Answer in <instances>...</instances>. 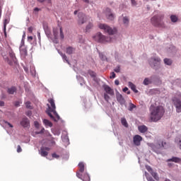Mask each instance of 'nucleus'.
<instances>
[{"instance_id": "obj_40", "label": "nucleus", "mask_w": 181, "mask_h": 181, "mask_svg": "<svg viewBox=\"0 0 181 181\" xmlns=\"http://www.w3.org/2000/svg\"><path fill=\"white\" fill-rule=\"evenodd\" d=\"M62 59L63 60H65L68 63V64H70V62H69V59H67V56H66V54L63 55Z\"/></svg>"}, {"instance_id": "obj_28", "label": "nucleus", "mask_w": 181, "mask_h": 181, "mask_svg": "<svg viewBox=\"0 0 181 181\" xmlns=\"http://www.w3.org/2000/svg\"><path fill=\"white\" fill-rule=\"evenodd\" d=\"M165 145H166V142H159L158 144H156V148L160 149V148H165Z\"/></svg>"}, {"instance_id": "obj_19", "label": "nucleus", "mask_w": 181, "mask_h": 181, "mask_svg": "<svg viewBox=\"0 0 181 181\" xmlns=\"http://www.w3.org/2000/svg\"><path fill=\"white\" fill-rule=\"evenodd\" d=\"M76 52V48L72 47H66V53L67 54H73Z\"/></svg>"}, {"instance_id": "obj_49", "label": "nucleus", "mask_w": 181, "mask_h": 181, "mask_svg": "<svg viewBox=\"0 0 181 181\" xmlns=\"http://www.w3.org/2000/svg\"><path fill=\"white\" fill-rule=\"evenodd\" d=\"M112 76H110V78H115V74L114 72L111 73Z\"/></svg>"}, {"instance_id": "obj_32", "label": "nucleus", "mask_w": 181, "mask_h": 181, "mask_svg": "<svg viewBox=\"0 0 181 181\" xmlns=\"http://www.w3.org/2000/svg\"><path fill=\"white\" fill-rule=\"evenodd\" d=\"M170 21H171V22H173V23L177 22V21H178L177 16H176L175 15H172L170 16Z\"/></svg>"}, {"instance_id": "obj_34", "label": "nucleus", "mask_w": 181, "mask_h": 181, "mask_svg": "<svg viewBox=\"0 0 181 181\" xmlns=\"http://www.w3.org/2000/svg\"><path fill=\"white\" fill-rule=\"evenodd\" d=\"M99 57L101 60H103V62L107 60V57H105V55L103 54V53H100L99 54Z\"/></svg>"}, {"instance_id": "obj_13", "label": "nucleus", "mask_w": 181, "mask_h": 181, "mask_svg": "<svg viewBox=\"0 0 181 181\" xmlns=\"http://www.w3.org/2000/svg\"><path fill=\"white\" fill-rule=\"evenodd\" d=\"M134 144L136 145V146H139L141 145V141H142V136L140 135H135L133 138Z\"/></svg>"}, {"instance_id": "obj_6", "label": "nucleus", "mask_w": 181, "mask_h": 181, "mask_svg": "<svg viewBox=\"0 0 181 181\" xmlns=\"http://www.w3.org/2000/svg\"><path fill=\"white\" fill-rule=\"evenodd\" d=\"M93 39L95 42H98L99 43H107L108 42H111V37H106L101 33H96L95 35L93 36Z\"/></svg>"}, {"instance_id": "obj_48", "label": "nucleus", "mask_w": 181, "mask_h": 181, "mask_svg": "<svg viewBox=\"0 0 181 181\" xmlns=\"http://www.w3.org/2000/svg\"><path fill=\"white\" fill-rule=\"evenodd\" d=\"M28 30V32L30 33H33V27H32V26L29 27Z\"/></svg>"}, {"instance_id": "obj_4", "label": "nucleus", "mask_w": 181, "mask_h": 181, "mask_svg": "<svg viewBox=\"0 0 181 181\" xmlns=\"http://www.w3.org/2000/svg\"><path fill=\"white\" fill-rule=\"evenodd\" d=\"M151 24L156 28H165V23H163V16H154L151 18Z\"/></svg>"}, {"instance_id": "obj_12", "label": "nucleus", "mask_w": 181, "mask_h": 181, "mask_svg": "<svg viewBox=\"0 0 181 181\" xmlns=\"http://www.w3.org/2000/svg\"><path fill=\"white\" fill-rule=\"evenodd\" d=\"M116 98L118 103L121 104L122 105L125 104V99L124 98V96L119 92L116 93Z\"/></svg>"}, {"instance_id": "obj_18", "label": "nucleus", "mask_w": 181, "mask_h": 181, "mask_svg": "<svg viewBox=\"0 0 181 181\" xmlns=\"http://www.w3.org/2000/svg\"><path fill=\"white\" fill-rule=\"evenodd\" d=\"M138 129L141 134H145V132H147L148 131V127L145 125H140L138 127Z\"/></svg>"}, {"instance_id": "obj_44", "label": "nucleus", "mask_w": 181, "mask_h": 181, "mask_svg": "<svg viewBox=\"0 0 181 181\" xmlns=\"http://www.w3.org/2000/svg\"><path fill=\"white\" fill-rule=\"evenodd\" d=\"M144 84L145 86H148V84H149V79L145 78L144 81Z\"/></svg>"}, {"instance_id": "obj_57", "label": "nucleus", "mask_w": 181, "mask_h": 181, "mask_svg": "<svg viewBox=\"0 0 181 181\" xmlns=\"http://www.w3.org/2000/svg\"><path fill=\"white\" fill-rule=\"evenodd\" d=\"M5 105V103L4 101H0V107H4Z\"/></svg>"}, {"instance_id": "obj_23", "label": "nucleus", "mask_w": 181, "mask_h": 181, "mask_svg": "<svg viewBox=\"0 0 181 181\" xmlns=\"http://www.w3.org/2000/svg\"><path fill=\"white\" fill-rule=\"evenodd\" d=\"M7 93L9 94H15L16 93V87L12 86L11 88H8L7 90Z\"/></svg>"}, {"instance_id": "obj_62", "label": "nucleus", "mask_w": 181, "mask_h": 181, "mask_svg": "<svg viewBox=\"0 0 181 181\" xmlns=\"http://www.w3.org/2000/svg\"><path fill=\"white\" fill-rule=\"evenodd\" d=\"M59 54H60V56H62V57H63V56H64L65 54H63V52H59Z\"/></svg>"}, {"instance_id": "obj_38", "label": "nucleus", "mask_w": 181, "mask_h": 181, "mask_svg": "<svg viewBox=\"0 0 181 181\" xmlns=\"http://www.w3.org/2000/svg\"><path fill=\"white\" fill-rule=\"evenodd\" d=\"M9 56L11 59H15V52L13 51H10L9 52Z\"/></svg>"}, {"instance_id": "obj_33", "label": "nucleus", "mask_w": 181, "mask_h": 181, "mask_svg": "<svg viewBox=\"0 0 181 181\" xmlns=\"http://www.w3.org/2000/svg\"><path fill=\"white\" fill-rule=\"evenodd\" d=\"M145 176L148 181H155L152 177L149 176V174L148 173H145Z\"/></svg>"}, {"instance_id": "obj_60", "label": "nucleus", "mask_w": 181, "mask_h": 181, "mask_svg": "<svg viewBox=\"0 0 181 181\" xmlns=\"http://www.w3.org/2000/svg\"><path fill=\"white\" fill-rule=\"evenodd\" d=\"M51 144H52V145H56V141H54V140H51Z\"/></svg>"}, {"instance_id": "obj_11", "label": "nucleus", "mask_w": 181, "mask_h": 181, "mask_svg": "<svg viewBox=\"0 0 181 181\" xmlns=\"http://www.w3.org/2000/svg\"><path fill=\"white\" fill-rule=\"evenodd\" d=\"M78 16L79 18L78 21V25H83V23H86V22H87V17L84 15V13H79Z\"/></svg>"}, {"instance_id": "obj_50", "label": "nucleus", "mask_w": 181, "mask_h": 181, "mask_svg": "<svg viewBox=\"0 0 181 181\" xmlns=\"http://www.w3.org/2000/svg\"><path fill=\"white\" fill-rule=\"evenodd\" d=\"M132 2V5H133V6H136V1H135V0H131Z\"/></svg>"}, {"instance_id": "obj_31", "label": "nucleus", "mask_w": 181, "mask_h": 181, "mask_svg": "<svg viewBox=\"0 0 181 181\" xmlns=\"http://www.w3.org/2000/svg\"><path fill=\"white\" fill-rule=\"evenodd\" d=\"M175 142L179 145L180 149H181V136H178L175 138Z\"/></svg>"}, {"instance_id": "obj_22", "label": "nucleus", "mask_w": 181, "mask_h": 181, "mask_svg": "<svg viewBox=\"0 0 181 181\" xmlns=\"http://www.w3.org/2000/svg\"><path fill=\"white\" fill-rule=\"evenodd\" d=\"M42 26L46 35L50 33V30H49V25H47V23H43Z\"/></svg>"}, {"instance_id": "obj_9", "label": "nucleus", "mask_w": 181, "mask_h": 181, "mask_svg": "<svg viewBox=\"0 0 181 181\" xmlns=\"http://www.w3.org/2000/svg\"><path fill=\"white\" fill-rule=\"evenodd\" d=\"M173 104L176 108L177 112H181V100L180 99L174 97L172 98Z\"/></svg>"}, {"instance_id": "obj_5", "label": "nucleus", "mask_w": 181, "mask_h": 181, "mask_svg": "<svg viewBox=\"0 0 181 181\" xmlns=\"http://www.w3.org/2000/svg\"><path fill=\"white\" fill-rule=\"evenodd\" d=\"M98 28L101 30H103L105 33H107L108 35H115L117 32V28H111L110 25L104 23H99Z\"/></svg>"}, {"instance_id": "obj_7", "label": "nucleus", "mask_w": 181, "mask_h": 181, "mask_svg": "<svg viewBox=\"0 0 181 181\" xmlns=\"http://www.w3.org/2000/svg\"><path fill=\"white\" fill-rule=\"evenodd\" d=\"M149 64L151 67L155 70H158V69H159V66H160V58L157 57H151L149 59Z\"/></svg>"}, {"instance_id": "obj_30", "label": "nucleus", "mask_w": 181, "mask_h": 181, "mask_svg": "<svg viewBox=\"0 0 181 181\" xmlns=\"http://www.w3.org/2000/svg\"><path fill=\"white\" fill-rule=\"evenodd\" d=\"M122 125L125 127L126 128H128V122H127V119L125 118H122L121 119Z\"/></svg>"}, {"instance_id": "obj_17", "label": "nucleus", "mask_w": 181, "mask_h": 181, "mask_svg": "<svg viewBox=\"0 0 181 181\" xmlns=\"http://www.w3.org/2000/svg\"><path fill=\"white\" fill-rule=\"evenodd\" d=\"M20 52L23 56H26V54H28V49H26V47H25L24 42L20 46Z\"/></svg>"}, {"instance_id": "obj_39", "label": "nucleus", "mask_w": 181, "mask_h": 181, "mask_svg": "<svg viewBox=\"0 0 181 181\" xmlns=\"http://www.w3.org/2000/svg\"><path fill=\"white\" fill-rule=\"evenodd\" d=\"M52 158H55V159H59V158H60L59 155H57L56 153H54L52 154Z\"/></svg>"}, {"instance_id": "obj_58", "label": "nucleus", "mask_w": 181, "mask_h": 181, "mask_svg": "<svg viewBox=\"0 0 181 181\" xmlns=\"http://www.w3.org/2000/svg\"><path fill=\"white\" fill-rule=\"evenodd\" d=\"M26 37V32H23V39H25Z\"/></svg>"}, {"instance_id": "obj_53", "label": "nucleus", "mask_w": 181, "mask_h": 181, "mask_svg": "<svg viewBox=\"0 0 181 181\" xmlns=\"http://www.w3.org/2000/svg\"><path fill=\"white\" fill-rule=\"evenodd\" d=\"M6 124L7 125H8V127H10V128H13V125H12V124H11V123H9V122H6Z\"/></svg>"}, {"instance_id": "obj_26", "label": "nucleus", "mask_w": 181, "mask_h": 181, "mask_svg": "<svg viewBox=\"0 0 181 181\" xmlns=\"http://www.w3.org/2000/svg\"><path fill=\"white\" fill-rule=\"evenodd\" d=\"M164 63L167 66H172V64L173 63V61H172V59H170L169 58H165V59H164Z\"/></svg>"}, {"instance_id": "obj_41", "label": "nucleus", "mask_w": 181, "mask_h": 181, "mask_svg": "<svg viewBox=\"0 0 181 181\" xmlns=\"http://www.w3.org/2000/svg\"><path fill=\"white\" fill-rule=\"evenodd\" d=\"M104 98H105V101L108 102V100H110V95H108V94H107V93H105Z\"/></svg>"}, {"instance_id": "obj_20", "label": "nucleus", "mask_w": 181, "mask_h": 181, "mask_svg": "<svg viewBox=\"0 0 181 181\" xmlns=\"http://www.w3.org/2000/svg\"><path fill=\"white\" fill-rule=\"evenodd\" d=\"M128 84L129 88H131V90H132L134 93H138V90H136V86H135V84H134L132 82H129Z\"/></svg>"}, {"instance_id": "obj_54", "label": "nucleus", "mask_w": 181, "mask_h": 181, "mask_svg": "<svg viewBox=\"0 0 181 181\" xmlns=\"http://www.w3.org/2000/svg\"><path fill=\"white\" fill-rule=\"evenodd\" d=\"M21 105V103H19L18 101L15 103V106L16 107H19Z\"/></svg>"}, {"instance_id": "obj_2", "label": "nucleus", "mask_w": 181, "mask_h": 181, "mask_svg": "<svg viewBox=\"0 0 181 181\" xmlns=\"http://www.w3.org/2000/svg\"><path fill=\"white\" fill-rule=\"evenodd\" d=\"M48 103H49L51 107L47 104L49 110L47 111V115L54 121V122H57L60 119V116L56 112V105L54 104V100L53 98L48 99Z\"/></svg>"}, {"instance_id": "obj_1", "label": "nucleus", "mask_w": 181, "mask_h": 181, "mask_svg": "<svg viewBox=\"0 0 181 181\" xmlns=\"http://www.w3.org/2000/svg\"><path fill=\"white\" fill-rule=\"evenodd\" d=\"M165 115V107L162 105L150 107V119L151 122H158Z\"/></svg>"}, {"instance_id": "obj_63", "label": "nucleus", "mask_w": 181, "mask_h": 181, "mask_svg": "<svg viewBox=\"0 0 181 181\" xmlns=\"http://www.w3.org/2000/svg\"><path fill=\"white\" fill-rule=\"evenodd\" d=\"M86 4H88L90 2V0H82Z\"/></svg>"}, {"instance_id": "obj_29", "label": "nucleus", "mask_w": 181, "mask_h": 181, "mask_svg": "<svg viewBox=\"0 0 181 181\" xmlns=\"http://www.w3.org/2000/svg\"><path fill=\"white\" fill-rule=\"evenodd\" d=\"M123 23L124 25H126V26H128L129 23V18H128L127 16L123 17Z\"/></svg>"}, {"instance_id": "obj_37", "label": "nucleus", "mask_w": 181, "mask_h": 181, "mask_svg": "<svg viewBox=\"0 0 181 181\" xmlns=\"http://www.w3.org/2000/svg\"><path fill=\"white\" fill-rule=\"evenodd\" d=\"M25 107L26 108H28L29 110H32V106L30 105V102L28 101L25 103Z\"/></svg>"}, {"instance_id": "obj_10", "label": "nucleus", "mask_w": 181, "mask_h": 181, "mask_svg": "<svg viewBox=\"0 0 181 181\" xmlns=\"http://www.w3.org/2000/svg\"><path fill=\"white\" fill-rule=\"evenodd\" d=\"M49 151H50V148L46 146H42L39 151L40 155L41 156L46 158L47 155H49Z\"/></svg>"}, {"instance_id": "obj_59", "label": "nucleus", "mask_w": 181, "mask_h": 181, "mask_svg": "<svg viewBox=\"0 0 181 181\" xmlns=\"http://www.w3.org/2000/svg\"><path fill=\"white\" fill-rule=\"evenodd\" d=\"M127 91H128V88L127 87H125L124 88H123V92L124 93H127Z\"/></svg>"}, {"instance_id": "obj_43", "label": "nucleus", "mask_w": 181, "mask_h": 181, "mask_svg": "<svg viewBox=\"0 0 181 181\" xmlns=\"http://www.w3.org/2000/svg\"><path fill=\"white\" fill-rule=\"evenodd\" d=\"M146 170H148V172H149V173L153 172V170L152 169V168H151V166H147Z\"/></svg>"}, {"instance_id": "obj_24", "label": "nucleus", "mask_w": 181, "mask_h": 181, "mask_svg": "<svg viewBox=\"0 0 181 181\" xmlns=\"http://www.w3.org/2000/svg\"><path fill=\"white\" fill-rule=\"evenodd\" d=\"M9 23V20L8 18H5L4 21V35H6V25Z\"/></svg>"}, {"instance_id": "obj_51", "label": "nucleus", "mask_w": 181, "mask_h": 181, "mask_svg": "<svg viewBox=\"0 0 181 181\" xmlns=\"http://www.w3.org/2000/svg\"><path fill=\"white\" fill-rule=\"evenodd\" d=\"M28 40L29 42H32V41L33 40V37H32V36H28Z\"/></svg>"}, {"instance_id": "obj_35", "label": "nucleus", "mask_w": 181, "mask_h": 181, "mask_svg": "<svg viewBox=\"0 0 181 181\" xmlns=\"http://www.w3.org/2000/svg\"><path fill=\"white\" fill-rule=\"evenodd\" d=\"M92 28H93V23H89L86 28V32H88V30H90V29H91Z\"/></svg>"}, {"instance_id": "obj_16", "label": "nucleus", "mask_w": 181, "mask_h": 181, "mask_svg": "<svg viewBox=\"0 0 181 181\" xmlns=\"http://www.w3.org/2000/svg\"><path fill=\"white\" fill-rule=\"evenodd\" d=\"M106 16L109 21H114L115 16L111 13V9H106Z\"/></svg>"}, {"instance_id": "obj_64", "label": "nucleus", "mask_w": 181, "mask_h": 181, "mask_svg": "<svg viewBox=\"0 0 181 181\" xmlns=\"http://www.w3.org/2000/svg\"><path fill=\"white\" fill-rule=\"evenodd\" d=\"M45 1H46V0H37V1L40 2V3L45 2Z\"/></svg>"}, {"instance_id": "obj_25", "label": "nucleus", "mask_w": 181, "mask_h": 181, "mask_svg": "<svg viewBox=\"0 0 181 181\" xmlns=\"http://www.w3.org/2000/svg\"><path fill=\"white\" fill-rule=\"evenodd\" d=\"M43 124H45V125L46 127H49L50 128H52L53 127V124L50 121H49L46 119H43Z\"/></svg>"}, {"instance_id": "obj_15", "label": "nucleus", "mask_w": 181, "mask_h": 181, "mask_svg": "<svg viewBox=\"0 0 181 181\" xmlns=\"http://www.w3.org/2000/svg\"><path fill=\"white\" fill-rule=\"evenodd\" d=\"M29 119L27 117H23L21 122V127H23V128H28L29 127Z\"/></svg>"}, {"instance_id": "obj_55", "label": "nucleus", "mask_w": 181, "mask_h": 181, "mask_svg": "<svg viewBox=\"0 0 181 181\" xmlns=\"http://www.w3.org/2000/svg\"><path fill=\"white\" fill-rule=\"evenodd\" d=\"M45 2H47V4L49 5H52V0H45Z\"/></svg>"}, {"instance_id": "obj_3", "label": "nucleus", "mask_w": 181, "mask_h": 181, "mask_svg": "<svg viewBox=\"0 0 181 181\" xmlns=\"http://www.w3.org/2000/svg\"><path fill=\"white\" fill-rule=\"evenodd\" d=\"M79 171L76 173V176L78 179L83 181H90V175L84 173V163L81 162L78 163ZM84 173V174H83Z\"/></svg>"}, {"instance_id": "obj_8", "label": "nucleus", "mask_w": 181, "mask_h": 181, "mask_svg": "<svg viewBox=\"0 0 181 181\" xmlns=\"http://www.w3.org/2000/svg\"><path fill=\"white\" fill-rule=\"evenodd\" d=\"M53 34L54 39H59V35L62 40L64 39V33H63V28L62 27H59V28H54Z\"/></svg>"}, {"instance_id": "obj_14", "label": "nucleus", "mask_w": 181, "mask_h": 181, "mask_svg": "<svg viewBox=\"0 0 181 181\" xmlns=\"http://www.w3.org/2000/svg\"><path fill=\"white\" fill-rule=\"evenodd\" d=\"M103 88L107 94H109V95H114V90L108 86V85H104Z\"/></svg>"}, {"instance_id": "obj_21", "label": "nucleus", "mask_w": 181, "mask_h": 181, "mask_svg": "<svg viewBox=\"0 0 181 181\" xmlns=\"http://www.w3.org/2000/svg\"><path fill=\"white\" fill-rule=\"evenodd\" d=\"M168 162H175V163H180L181 158H179L177 157H173L172 158L168 159Z\"/></svg>"}, {"instance_id": "obj_46", "label": "nucleus", "mask_w": 181, "mask_h": 181, "mask_svg": "<svg viewBox=\"0 0 181 181\" xmlns=\"http://www.w3.org/2000/svg\"><path fill=\"white\" fill-rule=\"evenodd\" d=\"M21 151H22V148L21 147L20 145H18V146H17V152L19 153H21Z\"/></svg>"}, {"instance_id": "obj_45", "label": "nucleus", "mask_w": 181, "mask_h": 181, "mask_svg": "<svg viewBox=\"0 0 181 181\" xmlns=\"http://www.w3.org/2000/svg\"><path fill=\"white\" fill-rule=\"evenodd\" d=\"M34 125L35 128H39L40 127V124L37 121L34 122Z\"/></svg>"}, {"instance_id": "obj_27", "label": "nucleus", "mask_w": 181, "mask_h": 181, "mask_svg": "<svg viewBox=\"0 0 181 181\" xmlns=\"http://www.w3.org/2000/svg\"><path fill=\"white\" fill-rule=\"evenodd\" d=\"M150 173H151V176H153V177L155 179V180H157V181L159 180V175H158V173L152 171Z\"/></svg>"}, {"instance_id": "obj_36", "label": "nucleus", "mask_w": 181, "mask_h": 181, "mask_svg": "<svg viewBox=\"0 0 181 181\" xmlns=\"http://www.w3.org/2000/svg\"><path fill=\"white\" fill-rule=\"evenodd\" d=\"M134 108H136V106L134 105L133 103H130L129 107V111H132Z\"/></svg>"}, {"instance_id": "obj_47", "label": "nucleus", "mask_w": 181, "mask_h": 181, "mask_svg": "<svg viewBox=\"0 0 181 181\" xmlns=\"http://www.w3.org/2000/svg\"><path fill=\"white\" fill-rule=\"evenodd\" d=\"M25 115H27V117H30L32 115V111L28 110L26 112Z\"/></svg>"}, {"instance_id": "obj_52", "label": "nucleus", "mask_w": 181, "mask_h": 181, "mask_svg": "<svg viewBox=\"0 0 181 181\" xmlns=\"http://www.w3.org/2000/svg\"><path fill=\"white\" fill-rule=\"evenodd\" d=\"M115 84L116 86H119V81L118 79H116V80L115 81Z\"/></svg>"}, {"instance_id": "obj_42", "label": "nucleus", "mask_w": 181, "mask_h": 181, "mask_svg": "<svg viewBox=\"0 0 181 181\" xmlns=\"http://www.w3.org/2000/svg\"><path fill=\"white\" fill-rule=\"evenodd\" d=\"M114 71H115V73H119V71H121V69L119 68V66H117L115 69Z\"/></svg>"}, {"instance_id": "obj_61", "label": "nucleus", "mask_w": 181, "mask_h": 181, "mask_svg": "<svg viewBox=\"0 0 181 181\" xmlns=\"http://www.w3.org/2000/svg\"><path fill=\"white\" fill-rule=\"evenodd\" d=\"M45 132V128H42L40 132V134H43Z\"/></svg>"}, {"instance_id": "obj_56", "label": "nucleus", "mask_w": 181, "mask_h": 181, "mask_svg": "<svg viewBox=\"0 0 181 181\" xmlns=\"http://www.w3.org/2000/svg\"><path fill=\"white\" fill-rule=\"evenodd\" d=\"M39 11H40V8H37V7H35V8H34V11H35V12H39Z\"/></svg>"}]
</instances>
